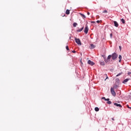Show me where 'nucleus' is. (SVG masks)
I'll return each mask as SVG.
<instances>
[{
    "label": "nucleus",
    "mask_w": 131,
    "mask_h": 131,
    "mask_svg": "<svg viewBox=\"0 0 131 131\" xmlns=\"http://www.w3.org/2000/svg\"><path fill=\"white\" fill-rule=\"evenodd\" d=\"M111 93L114 97H115V96H116V93H115V91H114V88L112 87L111 88Z\"/></svg>",
    "instance_id": "nucleus-2"
},
{
    "label": "nucleus",
    "mask_w": 131,
    "mask_h": 131,
    "mask_svg": "<svg viewBox=\"0 0 131 131\" xmlns=\"http://www.w3.org/2000/svg\"><path fill=\"white\" fill-rule=\"evenodd\" d=\"M83 28H84V27H82L81 29L77 30V31H76L77 32H81V31H82V30H83Z\"/></svg>",
    "instance_id": "nucleus-8"
},
{
    "label": "nucleus",
    "mask_w": 131,
    "mask_h": 131,
    "mask_svg": "<svg viewBox=\"0 0 131 131\" xmlns=\"http://www.w3.org/2000/svg\"><path fill=\"white\" fill-rule=\"evenodd\" d=\"M102 57H103L104 60H105V59H106V57H105V55H102Z\"/></svg>",
    "instance_id": "nucleus-26"
},
{
    "label": "nucleus",
    "mask_w": 131,
    "mask_h": 131,
    "mask_svg": "<svg viewBox=\"0 0 131 131\" xmlns=\"http://www.w3.org/2000/svg\"><path fill=\"white\" fill-rule=\"evenodd\" d=\"M105 99H106L105 97H102V100H105Z\"/></svg>",
    "instance_id": "nucleus-32"
},
{
    "label": "nucleus",
    "mask_w": 131,
    "mask_h": 131,
    "mask_svg": "<svg viewBox=\"0 0 131 131\" xmlns=\"http://www.w3.org/2000/svg\"><path fill=\"white\" fill-rule=\"evenodd\" d=\"M121 21L122 23H123V24H125V20H124V19L122 18L121 19Z\"/></svg>",
    "instance_id": "nucleus-13"
},
{
    "label": "nucleus",
    "mask_w": 131,
    "mask_h": 131,
    "mask_svg": "<svg viewBox=\"0 0 131 131\" xmlns=\"http://www.w3.org/2000/svg\"><path fill=\"white\" fill-rule=\"evenodd\" d=\"M121 74H122V72L119 73L116 75V77H118V76H120V75H121Z\"/></svg>",
    "instance_id": "nucleus-19"
},
{
    "label": "nucleus",
    "mask_w": 131,
    "mask_h": 131,
    "mask_svg": "<svg viewBox=\"0 0 131 131\" xmlns=\"http://www.w3.org/2000/svg\"><path fill=\"white\" fill-rule=\"evenodd\" d=\"M114 24L115 27H118L119 26V24L116 21H114Z\"/></svg>",
    "instance_id": "nucleus-6"
},
{
    "label": "nucleus",
    "mask_w": 131,
    "mask_h": 131,
    "mask_svg": "<svg viewBox=\"0 0 131 131\" xmlns=\"http://www.w3.org/2000/svg\"><path fill=\"white\" fill-rule=\"evenodd\" d=\"M110 100V99H109V98H107V99H105V101H109Z\"/></svg>",
    "instance_id": "nucleus-25"
},
{
    "label": "nucleus",
    "mask_w": 131,
    "mask_h": 131,
    "mask_svg": "<svg viewBox=\"0 0 131 131\" xmlns=\"http://www.w3.org/2000/svg\"><path fill=\"white\" fill-rule=\"evenodd\" d=\"M72 53H76V51H72Z\"/></svg>",
    "instance_id": "nucleus-27"
},
{
    "label": "nucleus",
    "mask_w": 131,
    "mask_h": 131,
    "mask_svg": "<svg viewBox=\"0 0 131 131\" xmlns=\"http://www.w3.org/2000/svg\"><path fill=\"white\" fill-rule=\"evenodd\" d=\"M95 48H96V46H95V45H93V44H91V48H90V49H95Z\"/></svg>",
    "instance_id": "nucleus-10"
},
{
    "label": "nucleus",
    "mask_w": 131,
    "mask_h": 131,
    "mask_svg": "<svg viewBox=\"0 0 131 131\" xmlns=\"http://www.w3.org/2000/svg\"><path fill=\"white\" fill-rule=\"evenodd\" d=\"M100 64V65H102V66H104V65H105V62L101 61Z\"/></svg>",
    "instance_id": "nucleus-14"
},
{
    "label": "nucleus",
    "mask_w": 131,
    "mask_h": 131,
    "mask_svg": "<svg viewBox=\"0 0 131 131\" xmlns=\"http://www.w3.org/2000/svg\"><path fill=\"white\" fill-rule=\"evenodd\" d=\"M104 76H106V78H105V79L104 80L105 81H106V79H108V76H107V74H105V75H104Z\"/></svg>",
    "instance_id": "nucleus-21"
},
{
    "label": "nucleus",
    "mask_w": 131,
    "mask_h": 131,
    "mask_svg": "<svg viewBox=\"0 0 131 131\" xmlns=\"http://www.w3.org/2000/svg\"><path fill=\"white\" fill-rule=\"evenodd\" d=\"M117 57H118L117 54L114 53L112 54V55H108L107 59H104V62H105V63H109V62H110V59H111V58H112L113 60H116V59H117Z\"/></svg>",
    "instance_id": "nucleus-1"
},
{
    "label": "nucleus",
    "mask_w": 131,
    "mask_h": 131,
    "mask_svg": "<svg viewBox=\"0 0 131 131\" xmlns=\"http://www.w3.org/2000/svg\"><path fill=\"white\" fill-rule=\"evenodd\" d=\"M90 14V12H88V13H87V14H88V15H89Z\"/></svg>",
    "instance_id": "nucleus-35"
},
{
    "label": "nucleus",
    "mask_w": 131,
    "mask_h": 131,
    "mask_svg": "<svg viewBox=\"0 0 131 131\" xmlns=\"http://www.w3.org/2000/svg\"><path fill=\"white\" fill-rule=\"evenodd\" d=\"M127 74H128V75H130L131 73H130V72H128V73H127Z\"/></svg>",
    "instance_id": "nucleus-28"
},
{
    "label": "nucleus",
    "mask_w": 131,
    "mask_h": 131,
    "mask_svg": "<svg viewBox=\"0 0 131 131\" xmlns=\"http://www.w3.org/2000/svg\"><path fill=\"white\" fill-rule=\"evenodd\" d=\"M99 110L100 109L98 107L95 108V111H96V112H98V111H99Z\"/></svg>",
    "instance_id": "nucleus-15"
},
{
    "label": "nucleus",
    "mask_w": 131,
    "mask_h": 131,
    "mask_svg": "<svg viewBox=\"0 0 131 131\" xmlns=\"http://www.w3.org/2000/svg\"><path fill=\"white\" fill-rule=\"evenodd\" d=\"M126 107H127L128 108V109H131V107H130L129 106H128V105H126Z\"/></svg>",
    "instance_id": "nucleus-24"
},
{
    "label": "nucleus",
    "mask_w": 131,
    "mask_h": 131,
    "mask_svg": "<svg viewBox=\"0 0 131 131\" xmlns=\"http://www.w3.org/2000/svg\"><path fill=\"white\" fill-rule=\"evenodd\" d=\"M66 14H67V15H69L70 14V11H69V10H67L66 11Z\"/></svg>",
    "instance_id": "nucleus-11"
},
{
    "label": "nucleus",
    "mask_w": 131,
    "mask_h": 131,
    "mask_svg": "<svg viewBox=\"0 0 131 131\" xmlns=\"http://www.w3.org/2000/svg\"><path fill=\"white\" fill-rule=\"evenodd\" d=\"M88 63L89 64V65H91V66H94V65H95V62L91 61V60H89Z\"/></svg>",
    "instance_id": "nucleus-5"
},
{
    "label": "nucleus",
    "mask_w": 131,
    "mask_h": 131,
    "mask_svg": "<svg viewBox=\"0 0 131 131\" xmlns=\"http://www.w3.org/2000/svg\"><path fill=\"white\" fill-rule=\"evenodd\" d=\"M84 32L85 34H88V33L89 32V28L88 27V26L85 27Z\"/></svg>",
    "instance_id": "nucleus-4"
},
{
    "label": "nucleus",
    "mask_w": 131,
    "mask_h": 131,
    "mask_svg": "<svg viewBox=\"0 0 131 131\" xmlns=\"http://www.w3.org/2000/svg\"><path fill=\"white\" fill-rule=\"evenodd\" d=\"M108 12L107 11V10H104V11H103V12H102V13H107Z\"/></svg>",
    "instance_id": "nucleus-22"
},
{
    "label": "nucleus",
    "mask_w": 131,
    "mask_h": 131,
    "mask_svg": "<svg viewBox=\"0 0 131 131\" xmlns=\"http://www.w3.org/2000/svg\"><path fill=\"white\" fill-rule=\"evenodd\" d=\"M119 62L120 63V62H121V59H122V57L121 56V55H120L119 56Z\"/></svg>",
    "instance_id": "nucleus-12"
},
{
    "label": "nucleus",
    "mask_w": 131,
    "mask_h": 131,
    "mask_svg": "<svg viewBox=\"0 0 131 131\" xmlns=\"http://www.w3.org/2000/svg\"><path fill=\"white\" fill-rule=\"evenodd\" d=\"M113 34H112V33H111L110 34V37H111V38H112V37H113Z\"/></svg>",
    "instance_id": "nucleus-23"
},
{
    "label": "nucleus",
    "mask_w": 131,
    "mask_h": 131,
    "mask_svg": "<svg viewBox=\"0 0 131 131\" xmlns=\"http://www.w3.org/2000/svg\"><path fill=\"white\" fill-rule=\"evenodd\" d=\"M130 79H125V80H124V81H123V83H126V82H127V81H129V80H130Z\"/></svg>",
    "instance_id": "nucleus-9"
},
{
    "label": "nucleus",
    "mask_w": 131,
    "mask_h": 131,
    "mask_svg": "<svg viewBox=\"0 0 131 131\" xmlns=\"http://www.w3.org/2000/svg\"><path fill=\"white\" fill-rule=\"evenodd\" d=\"M112 120H113V121H114V120H115L114 118H112Z\"/></svg>",
    "instance_id": "nucleus-34"
},
{
    "label": "nucleus",
    "mask_w": 131,
    "mask_h": 131,
    "mask_svg": "<svg viewBox=\"0 0 131 131\" xmlns=\"http://www.w3.org/2000/svg\"><path fill=\"white\" fill-rule=\"evenodd\" d=\"M96 22L97 23H100V20H97Z\"/></svg>",
    "instance_id": "nucleus-33"
},
{
    "label": "nucleus",
    "mask_w": 131,
    "mask_h": 131,
    "mask_svg": "<svg viewBox=\"0 0 131 131\" xmlns=\"http://www.w3.org/2000/svg\"><path fill=\"white\" fill-rule=\"evenodd\" d=\"M119 49H120V50L121 51V46H119Z\"/></svg>",
    "instance_id": "nucleus-31"
},
{
    "label": "nucleus",
    "mask_w": 131,
    "mask_h": 131,
    "mask_svg": "<svg viewBox=\"0 0 131 131\" xmlns=\"http://www.w3.org/2000/svg\"><path fill=\"white\" fill-rule=\"evenodd\" d=\"M116 81H119V79L118 78H117V79H116Z\"/></svg>",
    "instance_id": "nucleus-29"
},
{
    "label": "nucleus",
    "mask_w": 131,
    "mask_h": 131,
    "mask_svg": "<svg viewBox=\"0 0 131 131\" xmlns=\"http://www.w3.org/2000/svg\"><path fill=\"white\" fill-rule=\"evenodd\" d=\"M73 26L74 27H76V26H77V23H74L73 24Z\"/></svg>",
    "instance_id": "nucleus-16"
},
{
    "label": "nucleus",
    "mask_w": 131,
    "mask_h": 131,
    "mask_svg": "<svg viewBox=\"0 0 131 131\" xmlns=\"http://www.w3.org/2000/svg\"><path fill=\"white\" fill-rule=\"evenodd\" d=\"M92 23H95V21H92Z\"/></svg>",
    "instance_id": "nucleus-36"
},
{
    "label": "nucleus",
    "mask_w": 131,
    "mask_h": 131,
    "mask_svg": "<svg viewBox=\"0 0 131 131\" xmlns=\"http://www.w3.org/2000/svg\"><path fill=\"white\" fill-rule=\"evenodd\" d=\"M75 41L77 43V45H79V46H81V41H80V39L79 38H75Z\"/></svg>",
    "instance_id": "nucleus-3"
},
{
    "label": "nucleus",
    "mask_w": 131,
    "mask_h": 131,
    "mask_svg": "<svg viewBox=\"0 0 131 131\" xmlns=\"http://www.w3.org/2000/svg\"><path fill=\"white\" fill-rule=\"evenodd\" d=\"M114 89H117V85L114 86Z\"/></svg>",
    "instance_id": "nucleus-30"
},
{
    "label": "nucleus",
    "mask_w": 131,
    "mask_h": 131,
    "mask_svg": "<svg viewBox=\"0 0 131 131\" xmlns=\"http://www.w3.org/2000/svg\"><path fill=\"white\" fill-rule=\"evenodd\" d=\"M66 50H67V51H69V47H68V46H67L66 47Z\"/></svg>",
    "instance_id": "nucleus-20"
},
{
    "label": "nucleus",
    "mask_w": 131,
    "mask_h": 131,
    "mask_svg": "<svg viewBox=\"0 0 131 131\" xmlns=\"http://www.w3.org/2000/svg\"><path fill=\"white\" fill-rule=\"evenodd\" d=\"M80 14L83 18H86L85 15H84V14H82L81 13H80Z\"/></svg>",
    "instance_id": "nucleus-17"
},
{
    "label": "nucleus",
    "mask_w": 131,
    "mask_h": 131,
    "mask_svg": "<svg viewBox=\"0 0 131 131\" xmlns=\"http://www.w3.org/2000/svg\"><path fill=\"white\" fill-rule=\"evenodd\" d=\"M114 105L115 106H117V107H120V108L122 107V105H121L120 104L115 103Z\"/></svg>",
    "instance_id": "nucleus-7"
},
{
    "label": "nucleus",
    "mask_w": 131,
    "mask_h": 131,
    "mask_svg": "<svg viewBox=\"0 0 131 131\" xmlns=\"http://www.w3.org/2000/svg\"><path fill=\"white\" fill-rule=\"evenodd\" d=\"M107 104H108V105H111V104H112V102H111V101H108L107 102Z\"/></svg>",
    "instance_id": "nucleus-18"
}]
</instances>
